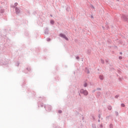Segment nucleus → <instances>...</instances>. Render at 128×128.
<instances>
[{"instance_id":"obj_1","label":"nucleus","mask_w":128,"mask_h":128,"mask_svg":"<svg viewBox=\"0 0 128 128\" xmlns=\"http://www.w3.org/2000/svg\"><path fill=\"white\" fill-rule=\"evenodd\" d=\"M80 92L82 93V94H84V96H88V91H86V90H80Z\"/></svg>"},{"instance_id":"obj_2","label":"nucleus","mask_w":128,"mask_h":128,"mask_svg":"<svg viewBox=\"0 0 128 128\" xmlns=\"http://www.w3.org/2000/svg\"><path fill=\"white\" fill-rule=\"evenodd\" d=\"M60 36L61 37V38H64L66 40H68V38L66 36V35L62 34H60Z\"/></svg>"},{"instance_id":"obj_3","label":"nucleus","mask_w":128,"mask_h":128,"mask_svg":"<svg viewBox=\"0 0 128 128\" xmlns=\"http://www.w3.org/2000/svg\"><path fill=\"white\" fill-rule=\"evenodd\" d=\"M15 10H16V14H20V9H18V8H16Z\"/></svg>"},{"instance_id":"obj_4","label":"nucleus","mask_w":128,"mask_h":128,"mask_svg":"<svg viewBox=\"0 0 128 128\" xmlns=\"http://www.w3.org/2000/svg\"><path fill=\"white\" fill-rule=\"evenodd\" d=\"M121 106H122V108H124L126 106L124 105V104H121Z\"/></svg>"},{"instance_id":"obj_5","label":"nucleus","mask_w":128,"mask_h":128,"mask_svg":"<svg viewBox=\"0 0 128 128\" xmlns=\"http://www.w3.org/2000/svg\"><path fill=\"white\" fill-rule=\"evenodd\" d=\"M84 86L86 88V86H88V84L87 83H84Z\"/></svg>"},{"instance_id":"obj_6","label":"nucleus","mask_w":128,"mask_h":128,"mask_svg":"<svg viewBox=\"0 0 128 128\" xmlns=\"http://www.w3.org/2000/svg\"><path fill=\"white\" fill-rule=\"evenodd\" d=\"M100 80H104V76H100Z\"/></svg>"},{"instance_id":"obj_7","label":"nucleus","mask_w":128,"mask_h":128,"mask_svg":"<svg viewBox=\"0 0 128 128\" xmlns=\"http://www.w3.org/2000/svg\"><path fill=\"white\" fill-rule=\"evenodd\" d=\"M108 109L110 110H112V106H109L108 107Z\"/></svg>"},{"instance_id":"obj_8","label":"nucleus","mask_w":128,"mask_h":128,"mask_svg":"<svg viewBox=\"0 0 128 128\" xmlns=\"http://www.w3.org/2000/svg\"><path fill=\"white\" fill-rule=\"evenodd\" d=\"M50 22H51V24H54V20H51Z\"/></svg>"},{"instance_id":"obj_9","label":"nucleus","mask_w":128,"mask_h":128,"mask_svg":"<svg viewBox=\"0 0 128 128\" xmlns=\"http://www.w3.org/2000/svg\"><path fill=\"white\" fill-rule=\"evenodd\" d=\"M122 56L119 57V60H122Z\"/></svg>"},{"instance_id":"obj_10","label":"nucleus","mask_w":128,"mask_h":128,"mask_svg":"<svg viewBox=\"0 0 128 128\" xmlns=\"http://www.w3.org/2000/svg\"><path fill=\"white\" fill-rule=\"evenodd\" d=\"M14 6H18V3H15Z\"/></svg>"},{"instance_id":"obj_11","label":"nucleus","mask_w":128,"mask_h":128,"mask_svg":"<svg viewBox=\"0 0 128 128\" xmlns=\"http://www.w3.org/2000/svg\"><path fill=\"white\" fill-rule=\"evenodd\" d=\"M58 112H59L60 114H61L62 110H59V111H58Z\"/></svg>"},{"instance_id":"obj_12","label":"nucleus","mask_w":128,"mask_h":128,"mask_svg":"<svg viewBox=\"0 0 128 128\" xmlns=\"http://www.w3.org/2000/svg\"><path fill=\"white\" fill-rule=\"evenodd\" d=\"M76 58H77V60H78V58H80V57L77 56V57H76Z\"/></svg>"},{"instance_id":"obj_13","label":"nucleus","mask_w":128,"mask_h":128,"mask_svg":"<svg viewBox=\"0 0 128 128\" xmlns=\"http://www.w3.org/2000/svg\"><path fill=\"white\" fill-rule=\"evenodd\" d=\"M120 54H122V52H120Z\"/></svg>"},{"instance_id":"obj_14","label":"nucleus","mask_w":128,"mask_h":128,"mask_svg":"<svg viewBox=\"0 0 128 128\" xmlns=\"http://www.w3.org/2000/svg\"><path fill=\"white\" fill-rule=\"evenodd\" d=\"M102 64H104V60H102Z\"/></svg>"}]
</instances>
